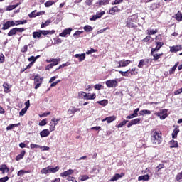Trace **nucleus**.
I'll return each instance as SVG.
<instances>
[{
	"label": "nucleus",
	"mask_w": 182,
	"mask_h": 182,
	"mask_svg": "<svg viewBox=\"0 0 182 182\" xmlns=\"http://www.w3.org/2000/svg\"><path fill=\"white\" fill-rule=\"evenodd\" d=\"M27 110L28 109L26 108L22 109L21 111L19 112V114L21 116H23L25 113H26Z\"/></svg>",
	"instance_id": "obj_64"
},
{
	"label": "nucleus",
	"mask_w": 182,
	"mask_h": 182,
	"mask_svg": "<svg viewBox=\"0 0 182 182\" xmlns=\"http://www.w3.org/2000/svg\"><path fill=\"white\" fill-rule=\"evenodd\" d=\"M5 62V55L4 54H0V63H4Z\"/></svg>",
	"instance_id": "obj_61"
},
{
	"label": "nucleus",
	"mask_w": 182,
	"mask_h": 182,
	"mask_svg": "<svg viewBox=\"0 0 182 182\" xmlns=\"http://www.w3.org/2000/svg\"><path fill=\"white\" fill-rule=\"evenodd\" d=\"M41 174H49V168L48 166L47 168H43L41 171Z\"/></svg>",
	"instance_id": "obj_47"
},
{
	"label": "nucleus",
	"mask_w": 182,
	"mask_h": 182,
	"mask_svg": "<svg viewBox=\"0 0 182 182\" xmlns=\"http://www.w3.org/2000/svg\"><path fill=\"white\" fill-rule=\"evenodd\" d=\"M179 132L180 129H178V128H175L173 129V132L172 133V137H177V134H178Z\"/></svg>",
	"instance_id": "obj_44"
},
{
	"label": "nucleus",
	"mask_w": 182,
	"mask_h": 182,
	"mask_svg": "<svg viewBox=\"0 0 182 182\" xmlns=\"http://www.w3.org/2000/svg\"><path fill=\"white\" fill-rule=\"evenodd\" d=\"M144 42H153L154 39L151 38V36H148L145 37L143 40Z\"/></svg>",
	"instance_id": "obj_43"
},
{
	"label": "nucleus",
	"mask_w": 182,
	"mask_h": 182,
	"mask_svg": "<svg viewBox=\"0 0 182 182\" xmlns=\"http://www.w3.org/2000/svg\"><path fill=\"white\" fill-rule=\"evenodd\" d=\"M141 121V118H136L134 119H132L127 124V127H132V126L134 124H139V122H140Z\"/></svg>",
	"instance_id": "obj_12"
},
{
	"label": "nucleus",
	"mask_w": 182,
	"mask_h": 182,
	"mask_svg": "<svg viewBox=\"0 0 182 182\" xmlns=\"http://www.w3.org/2000/svg\"><path fill=\"white\" fill-rule=\"evenodd\" d=\"M25 31H26V29L24 28L14 27L10 29V31L7 33V36L9 37L16 36H21V34L22 33V32H25Z\"/></svg>",
	"instance_id": "obj_2"
},
{
	"label": "nucleus",
	"mask_w": 182,
	"mask_h": 182,
	"mask_svg": "<svg viewBox=\"0 0 182 182\" xmlns=\"http://www.w3.org/2000/svg\"><path fill=\"white\" fill-rule=\"evenodd\" d=\"M139 114L143 116L144 114H151V111L147 109L141 110Z\"/></svg>",
	"instance_id": "obj_40"
},
{
	"label": "nucleus",
	"mask_w": 182,
	"mask_h": 182,
	"mask_svg": "<svg viewBox=\"0 0 182 182\" xmlns=\"http://www.w3.org/2000/svg\"><path fill=\"white\" fill-rule=\"evenodd\" d=\"M132 63V61L130 60H122L118 62V68H126V66H129Z\"/></svg>",
	"instance_id": "obj_9"
},
{
	"label": "nucleus",
	"mask_w": 182,
	"mask_h": 182,
	"mask_svg": "<svg viewBox=\"0 0 182 182\" xmlns=\"http://www.w3.org/2000/svg\"><path fill=\"white\" fill-rule=\"evenodd\" d=\"M28 173H30V171H29L20 170L18 172L17 176L18 177H20V176H23L24 174H27Z\"/></svg>",
	"instance_id": "obj_41"
},
{
	"label": "nucleus",
	"mask_w": 182,
	"mask_h": 182,
	"mask_svg": "<svg viewBox=\"0 0 182 182\" xmlns=\"http://www.w3.org/2000/svg\"><path fill=\"white\" fill-rule=\"evenodd\" d=\"M178 62L176 63L174 66H173L170 70H169V75H173V73L176 72V70L177 69V66H178Z\"/></svg>",
	"instance_id": "obj_31"
},
{
	"label": "nucleus",
	"mask_w": 182,
	"mask_h": 182,
	"mask_svg": "<svg viewBox=\"0 0 182 182\" xmlns=\"http://www.w3.org/2000/svg\"><path fill=\"white\" fill-rule=\"evenodd\" d=\"M139 69H136V68H132V69H129L127 71H119V73H120V75H122V76H124L125 77H129V76H134L136 75H139Z\"/></svg>",
	"instance_id": "obj_3"
},
{
	"label": "nucleus",
	"mask_w": 182,
	"mask_h": 182,
	"mask_svg": "<svg viewBox=\"0 0 182 182\" xmlns=\"http://www.w3.org/2000/svg\"><path fill=\"white\" fill-rule=\"evenodd\" d=\"M119 82L116 80H109L106 81L107 87H116Z\"/></svg>",
	"instance_id": "obj_7"
},
{
	"label": "nucleus",
	"mask_w": 182,
	"mask_h": 182,
	"mask_svg": "<svg viewBox=\"0 0 182 182\" xmlns=\"http://www.w3.org/2000/svg\"><path fill=\"white\" fill-rule=\"evenodd\" d=\"M175 18L178 22H181L182 21V14L181 11H178V13L175 15Z\"/></svg>",
	"instance_id": "obj_32"
},
{
	"label": "nucleus",
	"mask_w": 182,
	"mask_h": 182,
	"mask_svg": "<svg viewBox=\"0 0 182 182\" xmlns=\"http://www.w3.org/2000/svg\"><path fill=\"white\" fill-rule=\"evenodd\" d=\"M157 33V29L156 30H148V35H156Z\"/></svg>",
	"instance_id": "obj_57"
},
{
	"label": "nucleus",
	"mask_w": 182,
	"mask_h": 182,
	"mask_svg": "<svg viewBox=\"0 0 182 182\" xmlns=\"http://www.w3.org/2000/svg\"><path fill=\"white\" fill-rule=\"evenodd\" d=\"M170 147L171 149L178 147V143L177 142V141L171 140Z\"/></svg>",
	"instance_id": "obj_33"
},
{
	"label": "nucleus",
	"mask_w": 182,
	"mask_h": 182,
	"mask_svg": "<svg viewBox=\"0 0 182 182\" xmlns=\"http://www.w3.org/2000/svg\"><path fill=\"white\" fill-rule=\"evenodd\" d=\"M76 112H80V109L75 108V107H71L67 112L68 114H75Z\"/></svg>",
	"instance_id": "obj_18"
},
{
	"label": "nucleus",
	"mask_w": 182,
	"mask_h": 182,
	"mask_svg": "<svg viewBox=\"0 0 182 182\" xmlns=\"http://www.w3.org/2000/svg\"><path fill=\"white\" fill-rule=\"evenodd\" d=\"M9 180V177L6 176L0 178V182H6Z\"/></svg>",
	"instance_id": "obj_63"
},
{
	"label": "nucleus",
	"mask_w": 182,
	"mask_h": 182,
	"mask_svg": "<svg viewBox=\"0 0 182 182\" xmlns=\"http://www.w3.org/2000/svg\"><path fill=\"white\" fill-rule=\"evenodd\" d=\"M28 62H31V63L34 64L36 62V60L35 59V56L32 55L28 59Z\"/></svg>",
	"instance_id": "obj_55"
},
{
	"label": "nucleus",
	"mask_w": 182,
	"mask_h": 182,
	"mask_svg": "<svg viewBox=\"0 0 182 182\" xmlns=\"http://www.w3.org/2000/svg\"><path fill=\"white\" fill-rule=\"evenodd\" d=\"M151 140L154 144H160L161 143V137H152Z\"/></svg>",
	"instance_id": "obj_25"
},
{
	"label": "nucleus",
	"mask_w": 182,
	"mask_h": 182,
	"mask_svg": "<svg viewBox=\"0 0 182 182\" xmlns=\"http://www.w3.org/2000/svg\"><path fill=\"white\" fill-rule=\"evenodd\" d=\"M35 12H36V11H33L28 14L29 18H36V16H39V15H41V12H38L37 14H35Z\"/></svg>",
	"instance_id": "obj_39"
},
{
	"label": "nucleus",
	"mask_w": 182,
	"mask_h": 182,
	"mask_svg": "<svg viewBox=\"0 0 182 182\" xmlns=\"http://www.w3.org/2000/svg\"><path fill=\"white\" fill-rule=\"evenodd\" d=\"M97 103L98 105H100L101 106H107L109 104V101L107 100H103L101 101H97Z\"/></svg>",
	"instance_id": "obj_34"
},
{
	"label": "nucleus",
	"mask_w": 182,
	"mask_h": 182,
	"mask_svg": "<svg viewBox=\"0 0 182 182\" xmlns=\"http://www.w3.org/2000/svg\"><path fill=\"white\" fill-rule=\"evenodd\" d=\"M155 44L156 45V48H151V55H153L154 52H159L160 49L163 47V45H164V43L160 42V41H155Z\"/></svg>",
	"instance_id": "obj_6"
},
{
	"label": "nucleus",
	"mask_w": 182,
	"mask_h": 182,
	"mask_svg": "<svg viewBox=\"0 0 182 182\" xmlns=\"http://www.w3.org/2000/svg\"><path fill=\"white\" fill-rule=\"evenodd\" d=\"M86 180H89V176H87V175H83L81 176L80 178L81 181H86Z\"/></svg>",
	"instance_id": "obj_58"
},
{
	"label": "nucleus",
	"mask_w": 182,
	"mask_h": 182,
	"mask_svg": "<svg viewBox=\"0 0 182 182\" xmlns=\"http://www.w3.org/2000/svg\"><path fill=\"white\" fill-rule=\"evenodd\" d=\"M70 65V63L66 62L64 64L60 65L58 68L55 69V70H59V69H62V68H65V66H69Z\"/></svg>",
	"instance_id": "obj_46"
},
{
	"label": "nucleus",
	"mask_w": 182,
	"mask_h": 182,
	"mask_svg": "<svg viewBox=\"0 0 182 182\" xmlns=\"http://www.w3.org/2000/svg\"><path fill=\"white\" fill-rule=\"evenodd\" d=\"M96 99V94L92 93H87V95H85V100H95Z\"/></svg>",
	"instance_id": "obj_24"
},
{
	"label": "nucleus",
	"mask_w": 182,
	"mask_h": 182,
	"mask_svg": "<svg viewBox=\"0 0 182 182\" xmlns=\"http://www.w3.org/2000/svg\"><path fill=\"white\" fill-rule=\"evenodd\" d=\"M124 176V173H122L121 174L119 173H116L112 178L109 180V181H117L119 178H122V177Z\"/></svg>",
	"instance_id": "obj_15"
},
{
	"label": "nucleus",
	"mask_w": 182,
	"mask_h": 182,
	"mask_svg": "<svg viewBox=\"0 0 182 182\" xmlns=\"http://www.w3.org/2000/svg\"><path fill=\"white\" fill-rule=\"evenodd\" d=\"M55 124H53L52 122H50V132H55V129H56L55 127Z\"/></svg>",
	"instance_id": "obj_51"
},
{
	"label": "nucleus",
	"mask_w": 182,
	"mask_h": 182,
	"mask_svg": "<svg viewBox=\"0 0 182 182\" xmlns=\"http://www.w3.org/2000/svg\"><path fill=\"white\" fill-rule=\"evenodd\" d=\"M87 94V93H86L85 92L80 91V92H78L79 99H86V95Z\"/></svg>",
	"instance_id": "obj_38"
},
{
	"label": "nucleus",
	"mask_w": 182,
	"mask_h": 182,
	"mask_svg": "<svg viewBox=\"0 0 182 182\" xmlns=\"http://www.w3.org/2000/svg\"><path fill=\"white\" fill-rule=\"evenodd\" d=\"M50 134V132H49V129H43L40 132V136L41 137H48V136Z\"/></svg>",
	"instance_id": "obj_26"
},
{
	"label": "nucleus",
	"mask_w": 182,
	"mask_h": 182,
	"mask_svg": "<svg viewBox=\"0 0 182 182\" xmlns=\"http://www.w3.org/2000/svg\"><path fill=\"white\" fill-rule=\"evenodd\" d=\"M21 5V3H17L16 5H9L6 7V11H12L15 9V8H18Z\"/></svg>",
	"instance_id": "obj_30"
},
{
	"label": "nucleus",
	"mask_w": 182,
	"mask_h": 182,
	"mask_svg": "<svg viewBox=\"0 0 182 182\" xmlns=\"http://www.w3.org/2000/svg\"><path fill=\"white\" fill-rule=\"evenodd\" d=\"M67 180L68 181H72V182H77V181H76V179L75 178V177H72V176H69Z\"/></svg>",
	"instance_id": "obj_62"
},
{
	"label": "nucleus",
	"mask_w": 182,
	"mask_h": 182,
	"mask_svg": "<svg viewBox=\"0 0 182 182\" xmlns=\"http://www.w3.org/2000/svg\"><path fill=\"white\" fill-rule=\"evenodd\" d=\"M59 62H60V58H58V59L54 58L53 63L51 64L53 66H56L57 65H59Z\"/></svg>",
	"instance_id": "obj_50"
},
{
	"label": "nucleus",
	"mask_w": 182,
	"mask_h": 182,
	"mask_svg": "<svg viewBox=\"0 0 182 182\" xmlns=\"http://www.w3.org/2000/svg\"><path fill=\"white\" fill-rule=\"evenodd\" d=\"M0 170H4L7 173L8 171H9V168H8L6 165H2L1 167L0 168Z\"/></svg>",
	"instance_id": "obj_60"
},
{
	"label": "nucleus",
	"mask_w": 182,
	"mask_h": 182,
	"mask_svg": "<svg viewBox=\"0 0 182 182\" xmlns=\"http://www.w3.org/2000/svg\"><path fill=\"white\" fill-rule=\"evenodd\" d=\"M151 137H161V132L160 130L154 129L151 133Z\"/></svg>",
	"instance_id": "obj_20"
},
{
	"label": "nucleus",
	"mask_w": 182,
	"mask_h": 182,
	"mask_svg": "<svg viewBox=\"0 0 182 182\" xmlns=\"http://www.w3.org/2000/svg\"><path fill=\"white\" fill-rule=\"evenodd\" d=\"M149 178H150V176L149 174L141 176L138 178L139 181H148Z\"/></svg>",
	"instance_id": "obj_28"
},
{
	"label": "nucleus",
	"mask_w": 182,
	"mask_h": 182,
	"mask_svg": "<svg viewBox=\"0 0 182 182\" xmlns=\"http://www.w3.org/2000/svg\"><path fill=\"white\" fill-rule=\"evenodd\" d=\"M86 54L82 53V54H75L74 55L75 58L77 59H79L80 62H83L85 59Z\"/></svg>",
	"instance_id": "obj_22"
},
{
	"label": "nucleus",
	"mask_w": 182,
	"mask_h": 182,
	"mask_svg": "<svg viewBox=\"0 0 182 182\" xmlns=\"http://www.w3.org/2000/svg\"><path fill=\"white\" fill-rule=\"evenodd\" d=\"M161 168H164V164H159L157 167L156 168V170L157 171V173H159V171H160V170H161Z\"/></svg>",
	"instance_id": "obj_52"
},
{
	"label": "nucleus",
	"mask_w": 182,
	"mask_h": 182,
	"mask_svg": "<svg viewBox=\"0 0 182 182\" xmlns=\"http://www.w3.org/2000/svg\"><path fill=\"white\" fill-rule=\"evenodd\" d=\"M129 122V120H124L123 122H120L118 125L117 127L118 129H120V127H123V126H125V124Z\"/></svg>",
	"instance_id": "obj_49"
},
{
	"label": "nucleus",
	"mask_w": 182,
	"mask_h": 182,
	"mask_svg": "<svg viewBox=\"0 0 182 182\" xmlns=\"http://www.w3.org/2000/svg\"><path fill=\"white\" fill-rule=\"evenodd\" d=\"M117 117L116 116L113 115L111 117H107L105 119H102V122H107V123H112V122H114L116 120Z\"/></svg>",
	"instance_id": "obj_17"
},
{
	"label": "nucleus",
	"mask_w": 182,
	"mask_h": 182,
	"mask_svg": "<svg viewBox=\"0 0 182 182\" xmlns=\"http://www.w3.org/2000/svg\"><path fill=\"white\" fill-rule=\"evenodd\" d=\"M127 28H137V26L134 24V18H133V16H129L126 21Z\"/></svg>",
	"instance_id": "obj_4"
},
{
	"label": "nucleus",
	"mask_w": 182,
	"mask_h": 182,
	"mask_svg": "<svg viewBox=\"0 0 182 182\" xmlns=\"http://www.w3.org/2000/svg\"><path fill=\"white\" fill-rule=\"evenodd\" d=\"M176 181L178 182L182 181V171L181 173H178V175L176 176Z\"/></svg>",
	"instance_id": "obj_53"
},
{
	"label": "nucleus",
	"mask_w": 182,
	"mask_h": 182,
	"mask_svg": "<svg viewBox=\"0 0 182 182\" xmlns=\"http://www.w3.org/2000/svg\"><path fill=\"white\" fill-rule=\"evenodd\" d=\"M83 29L86 32H92V31H93V28H92L91 26L89 25H86L85 26H84Z\"/></svg>",
	"instance_id": "obj_42"
},
{
	"label": "nucleus",
	"mask_w": 182,
	"mask_h": 182,
	"mask_svg": "<svg viewBox=\"0 0 182 182\" xmlns=\"http://www.w3.org/2000/svg\"><path fill=\"white\" fill-rule=\"evenodd\" d=\"M41 36H42L41 30L39 31L33 32V38H34V39H36V38H41Z\"/></svg>",
	"instance_id": "obj_35"
},
{
	"label": "nucleus",
	"mask_w": 182,
	"mask_h": 182,
	"mask_svg": "<svg viewBox=\"0 0 182 182\" xmlns=\"http://www.w3.org/2000/svg\"><path fill=\"white\" fill-rule=\"evenodd\" d=\"M53 4H55V1H48L45 3V6L46 8H49V6H52Z\"/></svg>",
	"instance_id": "obj_45"
},
{
	"label": "nucleus",
	"mask_w": 182,
	"mask_h": 182,
	"mask_svg": "<svg viewBox=\"0 0 182 182\" xmlns=\"http://www.w3.org/2000/svg\"><path fill=\"white\" fill-rule=\"evenodd\" d=\"M4 91L5 93H9L11 92L10 89L11 87V85H9L7 82H4L3 84Z\"/></svg>",
	"instance_id": "obj_23"
},
{
	"label": "nucleus",
	"mask_w": 182,
	"mask_h": 182,
	"mask_svg": "<svg viewBox=\"0 0 182 182\" xmlns=\"http://www.w3.org/2000/svg\"><path fill=\"white\" fill-rule=\"evenodd\" d=\"M25 153H26L25 151H21V152L16 157V161H19V160H22V159L25 157Z\"/></svg>",
	"instance_id": "obj_27"
},
{
	"label": "nucleus",
	"mask_w": 182,
	"mask_h": 182,
	"mask_svg": "<svg viewBox=\"0 0 182 182\" xmlns=\"http://www.w3.org/2000/svg\"><path fill=\"white\" fill-rule=\"evenodd\" d=\"M49 173H56L59 171V166H56L55 168H52L51 166H48Z\"/></svg>",
	"instance_id": "obj_36"
},
{
	"label": "nucleus",
	"mask_w": 182,
	"mask_h": 182,
	"mask_svg": "<svg viewBox=\"0 0 182 182\" xmlns=\"http://www.w3.org/2000/svg\"><path fill=\"white\" fill-rule=\"evenodd\" d=\"M73 173H75V171H73V169H69L66 171L61 173L60 177H68V176H72Z\"/></svg>",
	"instance_id": "obj_13"
},
{
	"label": "nucleus",
	"mask_w": 182,
	"mask_h": 182,
	"mask_svg": "<svg viewBox=\"0 0 182 182\" xmlns=\"http://www.w3.org/2000/svg\"><path fill=\"white\" fill-rule=\"evenodd\" d=\"M156 114L158 116V117H160L161 120H164V119L168 116L167 114V109H162L161 112H157Z\"/></svg>",
	"instance_id": "obj_8"
},
{
	"label": "nucleus",
	"mask_w": 182,
	"mask_h": 182,
	"mask_svg": "<svg viewBox=\"0 0 182 182\" xmlns=\"http://www.w3.org/2000/svg\"><path fill=\"white\" fill-rule=\"evenodd\" d=\"M149 62H150V58L141 59V60H140V61L138 64V68L139 69H141V68H143L144 65H149Z\"/></svg>",
	"instance_id": "obj_10"
},
{
	"label": "nucleus",
	"mask_w": 182,
	"mask_h": 182,
	"mask_svg": "<svg viewBox=\"0 0 182 182\" xmlns=\"http://www.w3.org/2000/svg\"><path fill=\"white\" fill-rule=\"evenodd\" d=\"M105 5H109V0H99V1H97L95 4L94 6L97 7V6H102Z\"/></svg>",
	"instance_id": "obj_11"
},
{
	"label": "nucleus",
	"mask_w": 182,
	"mask_h": 182,
	"mask_svg": "<svg viewBox=\"0 0 182 182\" xmlns=\"http://www.w3.org/2000/svg\"><path fill=\"white\" fill-rule=\"evenodd\" d=\"M43 78L41 77L39 75H36L34 76V84L36 85L34 89H39L41 87V85H42V82Z\"/></svg>",
	"instance_id": "obj_5"
},
{
	"label": "nucleus",
	"mask_w": 182,
	"mask_h": 182,
	"mask_svg": "<svg viewBox=\"0 0 182 182\" xmlns=\"http://www.w3.org/2000/svg\"><path fill=\"white\" fill-rule=\"evenodd\" d=\"M18 126H21V123L11 124L6 127V130H12V129H15V127H18Z\"/></svg>",
	"instance_id": "obj_29"
},
{
	"label": "nucleus",
	"mask_w": 182,
	"mask_h": 182,
	"mask_svg": "<svg viewBox=\"0 0 182 182\" xmlns=\"http://www.w3.org/2000/svg\"><path fill=\"white\" fill-rule=\"evenodd\" d=\"M21 52H22V53H26V52H28V46H24L23 48H21Z\"/></svg>",
	"instance_id": "obj_59"
},
{
	"label": "nucleus",
	"mask_w": 182,
	"mask_h": 182,
	"mask_svg": "<svg viewBox=\"0 0 182 182\" xmlns=\"http://www.w3.org/2000/svg\"><path fill=\"white\" fill-rule=\"evenodd\" d=\"M49 23H50V21L47 20L45 23H41V28H46V26H48L49 25Z\"/></svg>",
	"instance_id": "obj_48"
},
{
	"label": "nucleus",
	"mask_w": 182,
	"mask_h": 182,
	"mask_svg": "<svg viewBox=\"0 0 182 182\" xmlns=\"http://www.w3.org/2000/svg\"><path fill=\"white\" fill-rule=\"evenodd\" d=\"M40 149H41V151H49L50 150V148L46 146H41Z\"/></svg>",
	"instance_id": "obj_54"
},
{
	"label": "nucleus",
	"mask_w": 182,
	"mask_h": 182,
	"mask_svg": "<svg viewBox=\"0 0 182 182\" xmlns=\"http://www.w3.org/2000/svg\"><path fill=\"white\" fill-rule=\"evenodd\" d=\"M71 32L72 28H65L61 33H60V36L65 38L67 35H70Z\"/></svg>",
	"instance_id": "obj_16"
},
{
	"label": "nucleus",
	"mask_w": 182,
	"mask_h": 182,
	"mask_svg": "<svg viewBox=\"0 0 182 182\" xmlns=\"http://www.w3.org/2000/svg\"><path fill=\"white\" fill-rule=\"evenodd\" d=\"M47 123V119H44L39 122V126H46Z\"/></svg>",
	"instance_id": "obj_56"
},
{
	"label": "nucleus",
	"mask_w": 182,
	"mask_h": 182,
	"mask_svg": "<svg viewBox=\"0 0 182 182\" xmlns=\"http://www.w3.org/2000/svg\"><path fill=\"white\" fill-rule=\"evenodd\" d=\"M181 50L182 46H173L172 47H170V52L171 53L180 52V50Z\"/></svg>",
	"instance_id": "obj_14"
},
{
	"label": "nucleus",
	"mask_w": 182,
	"mask_h": 182,
	"mask_svg": "<svg viewBox=\"0 0 182 182\" xmlns=\"http://www.w3.org/2000/svg\"><path fill=\"white\" fill-rule=\"evenodd\" d=\"M25 23H28V20L7 21L4 23L1 29L2 31H8L9 28H14V26H18V25H25Z\"/></svg>",
	"instance_id": "obj_1"
},
{
	"label": "nucleus",
	"mask_w": 182,
	"mask_h": 182,
	"mask_svg": "<svg viewBox=\"0 0 182 182\" xmlns=\"http://www.w3.org/2000/svg\"><path fill=\"white\" fill-rule=\"evenodd\" d=\"M152 56H154L153 58V60H154V62H156V60L158 59H159L160 58H161V56H163V53L161 54H154V53H153V55H151Z\"/></svg>",
	"instance_id": "obj_37"
},
{
	"label": "nucleus",
	"mask_w": 182,
	"mask_h": 182,
	"mask_svg": "<svg viewBox=\"0 0 182 182\" xmlns=\"http://www.w3.org/2000/svg\"><path fill=\"white\" fill-rule=\"evenodd\" d=\"M40 32L41 33V35H43L44 36H46V35H53L55 33V30H40Z\"/></svg>",
	"instance_id": "obj_19"
},
{
	"label": "nucleus",
	"mask_w": 182,
	"mask_h": 182,
	"mask_svg": "<svg viewBox=\"0 0 182 182\" xmlns=\"http://www.w3.org/2000/svg\"><path fill=\"white\" fill-rule=\"evenodd\" d=\"M116 12H120V9H119V7L117 6H114L111 8L109 11V14L110 15H114Z\"/></svg>",
	"instance_id": "obj_21"
}]
</instances>
